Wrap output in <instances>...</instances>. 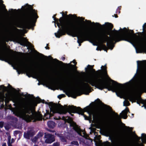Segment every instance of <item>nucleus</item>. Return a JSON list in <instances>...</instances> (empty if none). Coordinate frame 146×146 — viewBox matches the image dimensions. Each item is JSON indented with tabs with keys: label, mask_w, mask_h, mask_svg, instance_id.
Instances as JSON below:
<instances>
[{
	"label": "nucleus",
	"mask_w": 146,
	"mask_h": 146,
	"mask_svg": "<svg viewBox=\"0 0 146 146\" xmlns=\"http://www.w3.org/2000/svg\"><path fill=\"white\" fill-rule=\"evenodd\" d=\"M125 139H126V140H127V141H125V142H130V141H128V139H125Z\"/></svg>",
	"instance_id": "obj_56"
},
{
	"label": "nucleus",
	"mask_w": 146,
	"mask_h": 146,
	"mask_svg": "<svg viewBox=\"0 0 146 146\" xmlns=\"http://www.w3.org/2000/svg\"><path fill=\"white\" fill-rule=\"evenodd\" d=\"M48 44H46V46H48Z\"/></svg>",
	"instance_id": "obj_58"
},
{
	"label": "nucleus",
	"mask_w": 146,
	"mask_h": 146,
	"mask_svg": "<svg viewBox=\"0 0 146 146\" xmlns=\"http://www.w3.org/2000/svg\"><path fill=\"white\" fill-rule=\"evenodd\" d=\"M146 28V23H145L143 26V31L142 32H143L144 34L142 35H141L142 39L143 40L144 43L145 44H146V30L145 29Z\"/></svg>",
	"instance_id": "obj_15"
},
{
	"label": "nucleus",
	"mask_w": 146,
	"mask_h": 146,
	"mask_svg": "<svg viewBox=\"0 0 146 146\" xmlns=\"http://www.w3.org/2000/svg\"><path fill=\"white\" fill-rule=\"evenodd\" d=\"M26 41L29 44H31V43L29 42L28 41H27V40H26Z\"/></svg>",
	"instance_id": "obj_55"
},
{
	"label": "nucleus",
	"mask_w": 146,
	"mask_h": 146,
	"mask_svg": "<svg viewBox=\"0 0 146 146\" xmlns=\"http://www.w3.org/2000/svg\"><path fill=\"white\" fill-rule=\"evenodd\" d=\"M129 105V103L128 101L125 100L123 102V105L124 106H128Z\"/></svg>",
	"instance_id": "obj_28"
},
{
	"label": "nucleus",
	"mask_w": 146,
	"mask_h": 146,
	"mask_svg": "<svg viewBox=\"0 0 146 146\" xmlns=\"http://www.w3.org/2000/svg\"><path fill=\"white\" fill-rule=\"evenodd\" d=\"M38 139L37 138V137L35 136L34 137L31 139V140L33 143H36Z\"/></svg>",
	"instance_id": "obj_26"
},
{
	"label": "nucleus",
	"mask_w": 146,
	"mask_h": 146,
	"mask_svg": "<svg viewBox=\"0 0 146 146\" xmlns=\"http://www.w3.org/2000/svg\"><path fill=\"white\" fill-rule=\"evenodd\" d=\"M14 29L15 30H16V31H19V29L17 28H16V27H15L14 28Z\"/></svg>",
	"instance_id": "obj_51"
},
{
	"label": "nucleus",
	"mask_w": 146,
	"mask_h": 146,
	"mask_svg": "<svg viewBox=\"0 0 146 146\" xmlns=\"http://www.w3.org/2000/svg\"><path fill=\"white\" fill-rule=\"evenodd\" d=\"M144 139L145 141H146V136H145L144 138Z\"/></svg>",
	"instance_id": "obj_53"
},
{
	"label": "nucleus",
	"mask_w": 146,
	"mask_h": 146,
	"mask_svg": "<svg viewBox=\"0 0 146 146\" xmlns=\"http://www.w3.org/2000/svg\"><path fill=\"white\" fill-rule=\"evenodd\" d=\"M115 115L116 117V119H119V116L118 115H117V114L115 113Z\"/></svg>",
	"instance_id": "obj_41"
},
{
	"label": "nucleus",
	"mask_w": 146,
	"mask_h": 146,
	"mask_svg": "<svg viewBox=\"0 0 146 146\" xmlns=\"http://www.w3.org/2000/svg\"><path fill=\"white\" fill-rule=\"evenodd\" d=\"M95 24L97 26H102V25L100 24L99 23H96Z\"/></svg>",
	"instance_id": "obj_42"
},
{
	"label": "nucleus",
	"mask_w": 146,
	"mask_h": 146,
	"mask_svg": "<svg viewBox=\"0 0 146 146\" xmlns=\"http://www.w3.org/2000/svg\"><path fill=\"white\" fill-rule=\"evenodd\" d=\"M4 123L2 121L0 122V127L2 128L3 127Z\"/></svg>",
	"instance_id": "obj_38"
},
{
	"label": "nucleus",
	"mask_w": 146,
	"mask_h": 146,
	"mask_svg": "<svg viewBox=\"0 0 146 146\" xmlns=\"http://www.w3.org/2000/svg\"><path fill=\"white\" fill-rule=\"evenodd\" d=\"M63 17H61L59 19H58V22L59 21L60 23H62V24H64L65 22L62 23V20H63Z\"/></svg>",
	"instance_id": "obj_35"
},
{
	"label": "nucleus",
	"mask_w": 146,
	"mask_h": 146,
	"mask_svg": "<svg viewBox=\"0 0 146 146\" xmlns=\"http://www.w3.org/2000/svg\"><path fill=\"white\" fill-rule=\"evenodd\" d=\"M14 142V140L12 138L11 140V144L13 143Z\"/></svg>",
	"instance_id": "obj_46"
},
{
	"label": "nucleus",
	"mask_w": 146,
	"mask_h": 146,
	"mask_svg": "<svg viewBox=\"0 0 146 146\" xmlns=\"http://www.w3.org/2000/svg\"><path fill=\"white\" fill-rule=\"evenodd\" d=\"M48 105L50 106L51 112H52V113H56L60 114L65 113L67 111L70 113H77L84 115L85 119H88V117L83 114L84 111H87L90 114L92 115L94 119L95 118H97L102 121H106L108 120L106 118L97 115L94 110L89 106L84 108V111L79 107H76V106H71L68 108H65L60 104L58 105L52 102L49 103Z\"/></svg>",
	"instance_id": "obj_4"
},
{
	"label": "nucleus",
	"mask_w": 146,
	"mask_h": 146,
	"mask_svg": "<svg viewBox=\"0 0 146 146\" xmlns=\"http://www.w3.org/2000/svg\"><path fill=\"white\" fill-rule=\"evenodd\" d=\"M88 94V93H87V94Z\"/></svg>",
	"instance_id": "obj_62"
},
{
	"label": "nucleus",
	"mask_w": 146,
	"mask_h": 146,
	"mask_svg": "<svg viewBox=\"0 0 146 146\" xmlns=\"http://www.w3.org/2000/svg\"><path fill=\"white\" fill-rule=\"evenodd\" d=\"M2 146H7L6 143H4L3 144Z\"/></svg>",
	"instance_id": "obj_50"
},
{
	"label": "nucleus",
	"mask_w": 146,
	"mask_h": 146,
	"mask_svg": "<svg viewBox=\"0 0 146 146\" xmlns=\"http://www.w3.org/2000/svg\"><path fill=\"white\" fill-rule=\"evenodd\" d=\"M79 44V46H80L81 45V43H82V42H80L79 43H78Z\"/></svg>",
	"instance_id": "obj_54"
},
{
	"label": "nucleus",
	"mask_w": 146,
	"mask_h": 146,
	"mask_svg": "<svg viewBox=\"0 0 146 146\" xmlns=\"http://www.w3.org/2000/svg\"><path fill=\"white\" fill-rule=\"evenodd\" d=\"M56 14L54 15L52 17V18L54 20V23L55 24L56 22V24L58 27L60 29L57 33H54L56 36L58 38H60L61 36L63 35H65V32H67L69 33V31L70 27L73 25V22L71 21H67L65 22L64 24L59 23L58 22V19L56 17Z\"/></svg>",
	"instance_id": "obj_8"
},
{
	"label": "nucleus",
	"mask_w": 146,
	"mask_h": 146,
	"mask_svg": "<svg viewBox=\"0 0 146 146\" xmlns=\"http://www.w3.org/2000/svg\"><path fill=\"white\" fill-rule=\"evenodd\" d=\"M10 98L7 96V94L5 95L4 93H0V101L3 102L4 100L6 104L8 103L10 101Z\"/></svg>",
	"instance_id": "obj_13"
},
{
	"label": "nucleus",
	"mask_w": 146,
	"mask_h": 146,
	"mask_svg": "<svg viewBox=\"0 0 146 146\" xmlns=\"http://www.w3.org/2000/svg\"><path fill=\"white\" fill-rule=\"evenodd\" d=\"M74 88V86L72 84H70L69 85L67 89L68 90L70 89H73Z\"/></svg>",
	"instance_id": "obj_34"
},
{
	"label": "nucleus",
	"mask_w": 146,
	"mask_h": 146,
	"mask_svg": "<svg viewBox=\"0 0 146 146\" xmlns=\"http://www.w3.org/2000/svg\"><path fill=\"white\" fill-rule=\"evenodd\" d=\"M138 70L143 74H146V64H137V72L133 78L128 83L129 86H135V90L136 93L139 92L141 89V86L144 79V75L137 74Z\"/></svg>",
	"instance_id": "obj_7"
},
{
	"label": "nucleus",
	"mask_w": 146,
	"mask_h": 146,
	"mask_svg": "<svg viewBox=\"0 0 146 146\" xmlns=\"http://www.w3.org/2000/svg\"><path fill=\"white\" fill-rule=\"evenodd\" d=\"M28 59L30 63H18L17 64H71L72 63L77 64L75 59L70 63H64L56 58L53 59L51 56H47L41 54L38 56L30 57Z\"/></svg>",
	"instance_id": "obj_6"
},
{
	"label": "nucleus",
	"mask_w": 146,
	"mask_h": 146,
	"mask_svg": "<svg viewBox=\"0 0 146 146\" xmlns=\"http://www.w3.org/2000/svg\"><path fill=\"white\" fill-rule=\"evenodd\" d=\"M24 8L23 22L17 25V27L23 29H30L35 25V24L38 18L37 11L33 9L32 6L27 4Z\"/></svg>",
	"instance_id": "obj_5"
},
{
	"label": "nucleus",
	"mask_w": 146,
	"mask_h": 146,
	"mask_svg": "<svg viewBox=\"0 0 146 146\" xmlns=\"http://www.w3.org/2000/svg\"><path fill=\"white\" fill-rule=\"evenodd\" d=\"M120 30L123 32L122 35H119V31L115 29L110 31V35H112L111 37L108 36V38H107V46L109 49L112 50L114 46L113 44V41L117 42L125 40L131 43L135 47L137 53H146V44L144 43L141 36L144 34L143 32L134 33L133 31L131 30H129V32H128L125 27L123 29L120 28Z\"/></svg>",
	"instance_id": "obj_1"
},
{
	"label": "nucleus",
	"mask_w": 146,
	"mask_h": 146,
	"mask_svg": "<svg viewBox=\"0 0 146 146\" xmlns=\"http://www.w3.org/2000/svg\"><path fill=\"white\" fill-rule=\"evenodd\" d=\"M65 15H66V16L67 17H69L71 19H74V18H77V17L76 15H75V14L72 15L71 14H70L68 15H67V11H66L65 12Z\"/></svg>",
	"instance_id": "obj_22"
},
{
	"label": "nucleus",
	"mask_w": 146,
	"mask_h": 146,
	"mask_svg": "<svg viewBox=\"0 0 146 146\" xmlns=\"http://www.w3.org/2000/svg\"><path fill=\"white\" fill-rule=\"evenodd\" d=\"M18 42L22 46H27L25 43L22 39L19 40Z\"/></svg>",
	"instance_id": "obj_23"
},
{
	"label": "nucleus",
	"mask_w": 146,
	"mask_h": 146,
	"mask_svg": "<svg viewBox=\"0 0 146 146\" xmlns=\"http://www.w3.org/2000/svg\"><path fill=\"white\" fill-rule=\"evenodd\" d=\"M120 9H121L119 8V7H118L116 10V13H119L120 12Z\"/></svg>",
	"instance_id": "obj_37"
},
{
	"label": "nucleus",
	"mask_w": 146,
	"mask_h": 146,
	"mask_svg": "<svg viewBox=\"0 0 146 146\" xmlns=\"http://www.w3.org/2000/svg\"><path fill=\"white\" fill-rule=\"evenodd\" d=\"M23 101L19 100L16 96L12 97L11 100L14 102L18 103L19 106L18 108L14 112L15 114L22 118L27 121L33 120L35 121L36 120H41L42 119V115L40 113H34L33 109L37 105V103L42 102V100L39 98H35L34 101L31 102H26L23 98H22ZM44 100L42 102L44 103Z\"/></svg>",
	"instance_id": "obj_3"
},
{
	"label": "nucleus",
	"mask_w": 146,
	"mask_h": 146,
	"mask_svg": "<svg viewBox=\"0 0 146 146\" xmlns=\"http://www.w3.org/2000/svg\"><path fill=\"white\" fill-rule=\"evenodd\" d=\"M102 26H105L108 28V29L103 32L98 33L96 35H91L87 31H83V29L82 27L73 22V25L69 31L70 33H68L66 32L65 34L66 33L73 37H77L78 43L80 42L82 43L84 41H89L90 40L92 41L97 40L101 43V48L107 52V47L104 44L106 42H107V38H108V35H110V31L112 29L113 25L110 23H106L105 25H103Z\"/></svg>",
	"instance_id": "obj_2"
},
{
	"label": "nucleus",
	"mask_w": 146,
	"mask_h": 146,
	"mask_svg": "<svg viewBox=\"0 0 146 146\" xmlns=\"http://www.w3.org/2000/svg\"><path fill=\"white\" fill-rule=\"evenodd\" d=\"M65 96L64 94H61L60 95H59L58 96V98H59L60 99L62 97H64Z\"/></svg>",
	"instance_id": "obj_36"
},
{
	"label": "nucleus",
	"mask_w": 146,
	"mask_h": 146,
	"mask_svg": "<svg viewBox=\"0 0 146 146\" xmlns=\"http://www.w3.org/2000/svg\"><path fill=\"white\" fill-rule=\"evenodd\" d=\"M55 27H56V25H55Z\"/></svg>",
	"instance_id": "obj_63"
},
{
	"label": "nucleus",
	"mask_w": 146,
	"mask_h": 146,
	"mask_svg": "<svg viewBox=\"0 0 146 146\" xmlns=\"http://www.w3.org/2000/svg\"><path fill=\"white\" fill-rule=\"evenodd\" d=\"M60 13L61 14L62 13V16H64V13L62 12V13Z\"/></svg>",
	"instance_id": "obj_52"
},
{
	"label": "nucleus",
	"mask_w": 146,
	"mask_h": 146,
	"mask_svg": "<svg viewBox=\"0 0 146 146\" xmlns=\"http://www.w3.org/2000/svg\"><path fill=\"white\" fill-rule=\"evenodd\" d=\"M88 22H89L90 23H91V22L90 21L88 20Z\"/></svg>",
	"instance_id": "obj_57"
},
{
	"label": "nucleus",
	"mask_w": 146,
	"mask_h": 146,
	"mask_svg": "<svg viewBox=\"0 0 146 146\" xmlns=\"http://www.w3.org/2000/svg\"><path fill=\"white\" fill-rule=\"evenodd\" d=\"M23 96L25 97V95H23Z\"/></svg>",
	"instance_id": "obj_61"
},
{
	"label": "nucleus",
	"mask_w": 146,
	"mask_h": 146,
	"mask_svg": "<svg viewBox=\"0 0 146 146\" xmlns=\"http://www.w3.org/2000/svg\"><path fill=\"white\" fill-rule=\"evenodd\" d=\"M128 111H129V109L127 108H126V109L120 113L121 117L125 119H126L127 117V113Z\"/></svg>",
	"instance_id": "obj_18"
},
{
	"label": "nucleus",
	"mask_w": 146,
	"mask_h": 146,
	"mask_svg": "<svg viewBox=\"0 0 146 146\" xmlns=\"http://www.w3.org/2000/svg\"><path fill=\"white\" fill-rule=\"evenodd\" d=\"M35 134V131L33 129H29L28 130L24 133V136L26 139H29L30 137L33 136Z\"/></svg>",
	"instance_id": "obj_12"
},
{
	"label": "nucleus",
	"mask_w": 146,
	"mask_h": 146,
	"mask_svg": "<svg viewBox=\"0 0 146 146\" xmlns=\"http://www.w3.org/2000/svg\"><path fill=\"white\" fill-rule=\"evenodd\" d=\"M115 139L116 141L118 143H121L125 142L126 139L123 137L120 136H115Z\"/></svg>",
	"instance_id": "obj_17"
},
{
	"label": "nucleus",
	"mask_w": 146,
	"mask_h": 146,
	"mask_svg": "<svg viewBox=\"0 0 146 146\" xmlns=\"http://www.w3.org/2000/svg\"><path fill=\"white\" fill-rule=\"evenodd\" d=\"M12 56L15 57L17 59H21L23 53L20 52H18L16 51H12Z\"/></svg>",
	"instance_id": "obj_16"
},
{
	"label": "nucleus",
	"mask_w": 146,
	"mask_h": 146,
	"mask_svg": "<svg viewBox=\"0 0 146 146\" xmlns=\"http://www.w3.org/2000/svg\"><path fill=\"white\" fill-rule=\"evenodd\" d=\"M52 146H60V143L58 142H56L53 143V144L51 145Z\"/></svg>",
	"instance_id": "obj_32"
},
{
	"label": "nucleus",
	"mask_w": 146,
	"mask_h": 146,
	"mask_svg": "<svg viewBox=\"0 0 146 146\" xmlns=\"http://www.w3.org/2000/svg\"><path fill=\"white\" fill-rule=\"evenodd\" d=\"M19 131H16L14 132V133L16 134H17L19 133Z\"/></svg>",
	"instance_id": "obj_44"
},
{
	"label": "nucleus",
	"mask_w": 146,
	"mask_h": 146,
	"mask_svg": "<svg viewBox=\"0 0 146 146\" xmlns=\"http://www.w3.org/2000/svg\"><path fill=\"white\" fill-rule=\"evenodd\" d=\"M43 133L42 132H39L38 134L36 136V137L38 139L42 137L43 135Z\"/></svg>",
	"instance_id": "obj_27"
},
{
	"label": "nucleus",
	"mask_w": 146,
	"mask_h": 146,
	"mask_svg": "<svg viewBox=\"0 0 146 146\" xmlns=\"http://www.w3.org/2000/svg\"><path fill=\"white\" fill-rule=\"evenodd\" d=\"M23 39H25L26 38H25L23 37Z\"/></svg>",
	"instance_id": "obj_60"
},
{
	"label": "nucleus",
	"mask_w": 146,
	"mask_h": 146,
	"mask_svg": "<svg viewBox=\"0 0 146 146\" xmlns=\"http://www.w3.org/2000/svg\"><path fill=\"white\" fill-rule=\"evenodd\" d=\"M137 64H146V60H138L137 61Z\"/></svg>",
	"instance_id": "obj_25"
},
{
	"label": "nucleus",
	"mask_w": 146,
	"mask_h": 146,
	"mask_svg": "<svg viewBox=\"0 0 146 146\" xmlns=\"http://www.w3.org/2000/svg\"><path fill=\"white\" fill-rule=\"evenodd\" d=\"M65 59V57H61V58L60 59L63 61H64Z\"/></svg>",
	"instance_id": "obj_45"
},
{
	"label": "nucleus",
	"mask_w": 146,
	"mask_h": 146,
	"mask_svg": "<svg viewBox=\"0 0 146 146\" xmlns=\"http://www.w3.org/2000/svg\"><path fill=\"white\" fill-rule=\"evenodd\" d=\"M114 16L116 18H117L118 17L117 15V14H114Z\"/></svg>",
	"instance_id": "obj_49"
},
{
	"label": "nucleus",
	"mask_w": 146,
	"mask_h": 146,
	"mask_svg": "<svg viewBox=\"0 0 146 146\" xmlns=\"http://www.w3.org/2000/svg\"><path fill=\"white\" fill-rule=\"evenodd\" d=\"M11 10H12V11H13V9H11Z\"/></svg>",
	"instance_id": "obj_59"
},
{
	"label": "nucleus",
	"mask_w": 146,
	"mask_h": 146,
	"mask_svg": "<svg viewBox=\"0 0 146 146\" xmlns=\"http://www.w3.org/2000/svg\"><path fill=\"white\" fill-rule=\"evenodd\" d=\"M78 18L79 19L81 20L82 21H83L84 19V18H83L82 17H78Z\"/></svg>",
	"instance_id": "obj_40"
},
{
	"label": "nucleus",
	"mask_w": 146,
	"mask_h": 146,
	"mask_svg": "<svg viewBox=\"0 0 146 146\" xmlns=\"http://www.w3.org/2000/svg\"><path fill=\"white\" fill-rule=\"evenodd\" d=\"M0 88L1 89H2L3 91H4L6 90V88L4 87L3 85H1L0 86Z\"/></svg>",
	"instance_id": "obj_33"
},
{
	"label": "nucleus",
	"mask_w": 146,
	"mask_h": 146,
	"mask_svg": "<svg viewBox=\"0 0 146 146\" xmlns=\"http://www.w3.org/2000/svg\"><path fill=\"white\" fill-rule=\"evenodd\" d=\"M3 0H0V17L2 16L4 11L7 12L6 6L3 4Z\"/></svg>",
	"instance_id": "obj_14"
},
{
	"label": "nucleus",
	"mask_w": 146,
	"mask_h": 146,
	"mask_svg": "<svg viewBox=\"0 0 146 146\" xmlns=\"http://www.w3.org/2000/svg\"><path fill=\"white\" fill-rule=\"evenodd\" d=\"M56 135L58 136L60 138L61 140L63 142H65L66 141V138L61 134L56 133Z\"/></svg>",
	"instance_id": "obj_20"
},
{
	"label": "nucleus",
	"mask_w": 146,
	"mask_h": 146,
	"mask_svg": "<svg viewBox=\"0 0 146 146\" xmlns=\"http://www.w3.org/2000/svg\"><path fill=\"white\" fill-rule=\"evenodd\" d=\"M45 48L46 49L49 50L50 49L49 47H48V46H46L45 47Z\"/></svg>",
	"instance_id": "obj_48"
},
{
	"label": "nucleus",
	"mask_w": 146,
	"mask_h": 146,
	"mask_svg": "<svg viewBox=\"0 0 146 146\" xmlns=\"http://www.w3.org/2000/svg\"><path fill=\"white\" fill-rule=\"evenodd\" d=\"M71 93L72 95H74V97H73L74 98H76L77 96L80 95L79 94V91L78 90L76 89H73L71 91Z\"/></svg>",
	"instance_id": "obj_19"
},
{
	"label": "nucleus",
	"mask_w": 146,
	"mask_h": 146,
	"mask_svg": "<svg viewBox=\"0 0 146 146\" xmlns=\"http://www.w3.org/2000/svg\"><path fill=\"white\" fill-rule=\"evenodd\" d=\"M71 144L75 145L77 146L79 145V144L78 142L76 141H73L71 142Z\"/></svg>",
	"instance_id": "obj_31"
},
{
	"label": "nucleus",
	"mask_w": 146,
	"mask_h": 146,
	"mask_svg": "<svg viewBox=\"0 0 146 146\" xmlns=\"http://www.w3.org/2000/svg\"><path fill=\"white\" fill-rule=\"evenodd\" d=\"M70 125L73 127V129L80 135L87 137V136L85 132L81 129L80 127L77 125L76 123L73 121H72L70 123Z\"/></svg>",
	"instance_id": "obj_10"
},
{
	"label": "nucleus",
	"mask_w": 146,
	"mask_h": 146,
	"mask_svg": "<svg viewBox=\"0 0 146 146\" xmlns=\"http://www.w3.org/2000/svg\"><path fill=\"white\" fill-rule=\"evenodd\" d=\"M103 146H111V144L108 142H106L104 143Z\"/></svg>",
	"instance_id": "obj_29"
},
{
	"label": "nucleus",
	"mask_w": 146,
	"mask_h": 146,
	"mask_svg": "<svg viewBox=\"0 0 146 146\" xmlns=\"http://www.w3.org/2000/svg\"><path fill=\"white\" fill-rule=\"evenodd\" d=\"M104 106H105V108H106V109H109V110H110V107L107 106L106 105H105L104 104Z\"/></svg>",
	"instance_id": "obj_39"
},
{
	"label": "nucleus",
	"mask_w": 146,
	"mask_h": 146,
	"mask_svg": "<svg viewBox=\"0 0 146 146\" xmlns=\"http://www.w3.org/2000/svg\"><path fill=\"white\" fill-rule=\"evenodd\" d=\"M48 126L50 128H53L55 126V124L53 121H49L47 123Z\"/></svg>",
	"instance_id": "obj_21"
},
{
	"label": "nucleus",
	"mask_w": 146,
	"mask_h": 146,
	"mask_svg": "<svg viewBox=\"0 0 146 146\" xmlns=\"http://www.w3.org/2000/svg\"><path fill=\"white\" fill-rule=\"evenodd\" d=\"M45 137L46 138L45 142L46 143H51L55 140L54 136L51 134H47L45 135Z\"/></svg>",
	"instance_id": "obj_11"
},
{
	"label": "nucleus",
	"mask_w": 146,
	"mask_h": 146,
	"mask_svg": "<svg viewBox=\"0 0 146 146\" xmlns=\"http://www.w3.org/2000/svg\"><path fill=\"white\" fill-rule=\"evenodd\" d=\"M127 128H129V127H128Z\"/></svg>",
	"instance_id": "obj_64"
},
{
	"label": "nucleus",
	"mask_w": 146,
	"mask_h": 146,
	"mask_svg": "<svg viewBox=\"0 0 146 146\" xmlns=\"http://www.w3.org/2000/svg\"><path fill=\"white\" fill-rule=\"evenodd\" d=\"M135 136L137 138V139L138 141H139L140 139V138L139 137H138L136 135H135Z\"/></svg>",
	"instance_id": "obj_43"
},
{
	"label": "nucleus",
	"mask_w": 146,
	"mask_h": 146,
	"mask_svg": "<svg viewBox=\"0 0 146 146\" xmlns=\"http://www.w3.org/2000/svg\"><path fill=\"white\" fill-rule=\"evenodd\" d=\"M96 50H101V49L100 48H99L98 47H97L96 48Z\"/></svg>",
	"instance_id": "obj_47"
},
{
	"label": "nucleus",
	"mask_w": 146,
	"mask_h": 146,
	"mask_svg": "<svg viewBox=\"0 0 146 146\" xmlns=\"http://www.w3.org/2000/svg\"><path fill=\"white\" fill-rule=\"evenodd\" d=\"M8 146H12L11 143V137L10 136L8 137Z\"/></svg>",
	"instance_id": "obj_30"
},
{
	"label": "nucleus",
	"mask_w": 146,
	"mask_h": 146,
	"mask_svg": "<svg viewBox=\"0 0 146 146\" xmlns=\"http://www.w3.org/2000/svg\"><path fill=\"white\" fill-rule=\"evenodd\" d=\"M53 115L50 113V114H49V113H48L45 115V119H50V117L51 116H53Z\"/></svg>",
	"instance_id": "obj_24"
},
{
	"label": "nucleus",
	"mask_w": 146,
	"mask_h": 146,
	"mask_svg": "<svg viewBox=\"0 0 146 146\" xmlns=\"http://www.w3.org/2000/svg\"><path fill=\"white\" fill-rule=\"evenodd\" d=\"M13 68L17 70L18 73L20 74L23 72L32 74L35 72V66L34 64H11Z\"/></svg>",
	"instance_id": "obj_9"
}]
</instances>
